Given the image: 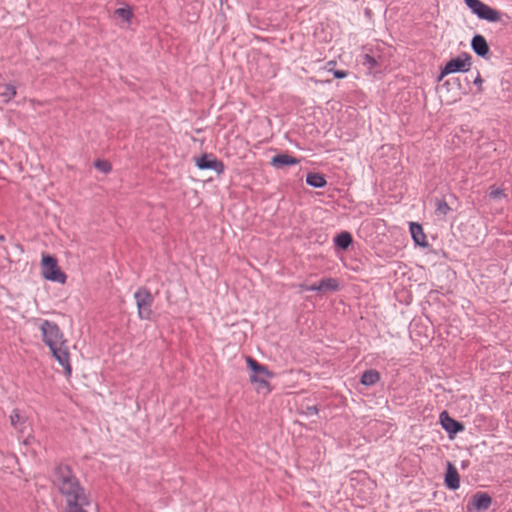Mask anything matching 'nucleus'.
Wrapping results in <instances>:
<instances>
[{"mask_svg": "<svg viewBox=\"0 0 512 512\" xmlns=\"http://www.w3.org/2000/svg\"><path fill=\"white\" fill-rule=\"evenodd\" d=\"M16 95V87L13 84L0 85V96L4 102H9Z\"/></svg>", "mask_w": 512, "mask_h": 512, "instance_id": "412c9836", "label": "nucleus"}, {"mask_svg": "<svg viewBox=\"0 0 512 512\" xmlns=\"http://www.w3.org/2000/svg\"><path fill=\"white\" fill-rule=\"evenodd\" d=\"M474 84L478 86V91L481 92L482 91V83H483V80L481 78V75L479 72H477V76L476 78L474 79Z\"/></svg>", "mask_w": 512, "mask_h": 512, "instance_id": "c85d7f7f", "label": "nucleus"}, {"mask_svg": "<svg viewBox=\"0 0 512 512\" xmlns=\"http://www.w3.org/2000/svg\"><path fill=\"white\" fill-rule=\"evenodd\" d=\"M5 240V236L4 235H0V241H4Z\"/></svg>", "mask_w": 512, "mask_h": 512, "instance_id": "72a5a7b5", "label": "nucleus"}, {"mask_svg": "<svg viewBox=\"0 0 512 512\" xmlns=\"http://www.w3.org/2000/svg\"><path fill=\"white\" fill-rule=\"evenodd\" d=\"M489 196L491 199H500L505 197L504 191L500 188H494L490 191Z\"/></svg>", "mask_w": 512, "mask_h": 512, "instance_id": "bb28decb", "label": "nucleus"}, {"mask_svg": "<svg viewBox=\"0 0 512 512\" xmlns=\"http://www.w3.org/2000/svg\"><path fill=\"white\" fill-rule=\"evenodd\" d=\"M471 56L468 53H462L461 55L449 60L444 68L441 70L439 80L444 76L456 73V72H468L471 68Z\"/></svg>", "mask_w": 512, "mask_h": 512, "instance_id": "0eeeda50", "label": "nucleus"}, {"mask_svg": "<svg viewBox=\"0 0 512 512\" xmlns=\"http://www.w3.org/2000/svg\"><path fill=\"white\" fill-rule=\"evenodd\" d=\"M335 64H336V63H335L334 61H329V62L327 63V65H328V66L335 65Z\"/></svg>", "mask_w": 512, "mask_h": 512, "instance_id": "473e14b6", "label": "nucleus"}, {"mask_svg": "<svg viewBox=\"0 0 512 512\" xmlns=\"http://www.w3.org/2000/svg\"><path fill=\"white\" fill-rule=\"evenodd\" d=\"M439 421L442 428L449 434V437L452 438L459 432H462L465 427L463 423L453 419L450 417L447 411H442L439 416Z\"/></svg>", "mask_w": 512, "mask_h": 512, "instance_id": "9d476101", "label": "nucleus"}, {"mask_svg": "<svg viewBox=\"0 0 512 512\" xmlns=\"http://www.w3.org/2000/svg\"><path fill=\"white\" fill-rule=\"evenodd\" d=\"M96 169L103 173H109L112 170L111 164L106 160H96L94 163Z\"/></svg>", "mask_w": 512, "mask_h": 512, "instance_id": "b1692460", "label": "nucleus"}, {"mask_svg": "<svg viewBox=\"0 0 512 512\" xmlns=\"http://www.w3.org/2000/svg\"><path fill=\"white\" fill-rule=\"evenodd\" d=\"M65 512H88L86 507H78L76 509L66 510Z\"/></svg>", "mask_w": 512, "mask_h": 512, "instance_id": "7c9ffc66", "label": "nucleus"}, {"mask_svg": "<svg viewBox=\"0 0 512 512\" xmlns=\"http://www.w3.org/2000/svg\"><path fill=\"white\" fill-rule=\"evenodd\" d=\"M53 357L58 361V363L63 367L65 375L71 376L72 374V367L70 364V355L68 351V347L65 344L59 345V347H49Z\"/></svg>", "mask_w": 512, "mask_h": 512, "instance_id": "1a4fd4ad", "label": "nucleus"}, {"mask_svg": "<svg viewBox=\"0 0 512 512\" xmlns=\"http://www.w3.org/2000/svg\"><path fill=\"white\" fill-rule=\"evenodd\" d=\"M319 292L337 291L339 282L335 278H323L318 282Z\"/></svg>", "mask_w": 512, "mask_h": 512, "instance_id": "6ab92c4d", "label": "nucleus"}, {"mask_svg": "<svg viewBox=\"0 0 512 512\" xmlns=\"http://www.w3.org/2000/svg\"><path fill=\"white\" fill-rule=\"evenodd\" d=\"M444 483L451 490H456L460 486V476L456 467L451 462H447Z\"/></svg>", "mask_w": 512, "mask_h": 512, "instance_id": "ddd939ff", "label": "nucleus"}, {"mask_svg": "<svg viewBox=\"0 0 512 512\" xmlns=\"http://www.w3.org/2000/svg\"><path fill=\"white\" fill-rule=\"evenodd\" d=\"M134 299L136 302L138 317L141 320H151L152 317V305L154 303V296L146 287H140L134 293Z\"/></svg>", "mask_w": 512, "mask_h": 512, "instance_id": "423d86ee", "label": "nucleus"}, {"mask_svg": "<svg viewBox=\"0 0 512 512\" xmlns=\"http://www.w3.org/2000/svg\"><path fill=\"white\" fill-rule=\"evenodd\" d=\"M492 502L491 496L486 492H477L473 495L471 505L477 511H486Z\"/></svg>", "mask_w": 512, "mask_h": 512, "instance_id": "2eb2a0df", "label": "nucleus"}, {"mask_svg": "<svg viewBox=\"0 0 512 512\" xmlns=\"http://www.w3.org/2000/svg\"><path fill=\"white\" fill-rule=\"evenodd\" d=\"M41 273L44 279L64 284L67 276L58 266L57 259L51 255H43Z\"/></svg>", "mask_w": 512, "mask_h": 512, "instance_id": "20e7f679", "label": "nucleus"}, {"mask_svg": "<svg viewBox=\"0 0 512 512\" xmlns=\"http://www.w3.org/2000/svg\"><path fill=\"white\" fill-rule=\"evenodd\" d=\"M299 287L302 291H306V288L309 287V285L301 284Z\"/></svg>", "mask_w": 512, "mask_h": 512, "instance_id": "2f4dec72", "label": "nucleus"}, {"mask_svg": "<svg viewBox=\"0 0 512 512\" xmlns=\"http://www.w3.org/2000/svg\"><path fill=\"white\" fill-rule=\"evenodd\" d=\"M361 63L368 70H373L378 66V61H377L376 57L369 53H365L362 55Z\"/></svg>", "mask_w": 512, "mask_h": 512, "instance_id": "4be33fe9", "label": "nucleus"}, {"mask_svg": "<svg viewBox=\"0 0 512 512\" xmlns=\"http://www.w3.org/2000/svg\"><path fill=\"white\" fill-rule=\"evenodd\" d=\"M300 160L286 153H281L273 156L270 161V165L275 169H284L288 166L297 165Z\"/></svg>", "mask_w": 512, "mask_h": 512, "instance_id": "f8f14e48", "label": "nucleus"}, {"mask_svg": "<svg viewBox=\"0 0 512 512\" xmlns=\"http://www.w3.org/2000/svg\"><path fill=\"white\" fill-rule=\"evenodd\" d=\"M196 166L200 170H213L217 174H222L225 169L224 163L212 154H203L196 160Z\"/></svg>", "mask_w": 512, "mask_h": 512, "instance_id": "6e6552de", "label": "nucleus"}, {"mask_svg": "<svg viewBox=\"0 0 512 512\" xmlns=\"http://www.w3.org/2000/svg\"><path fill=\"white\" fill-rule=\"evenodd\" d=\"M380 380V373L375 369H369L361 375L360 383L364 386H373Z\"/></svg>", "mask_w": 512, "mask_h": 512, "instance_id": "f3484780", "label": "nucleus"}, {"mask_svg": "<svg viewBox=\"0 0 512 512\" xmlns=\"http://www.w3.org/2000/svg\"><path fill=\"white\" fill-rule=\"evenodd\" d=\"M115 14L122 18L123 20L125 21H130L131 18H132V12L130 9H126V8H118L115 10Z\"/></svg>", "mask_w": 512, "mask_h": 512, "instance_id": "393cba45", "label": "nucleus"}, {"mask_svg": "<svg viewBox=\"0 0 512 512\" xmlns=\"http://www.w3.org/2000/svg\"><path fill=\"white\" fill-rule=\"evenodd\" d=\"M39 328L42 333V340L48 347H59V345L66 343L62 331L55 322L43 320Z\"/></svg>", "mask_w": 512, "mask_h": 512, "instance_id": "39448f33", "label": "nucleus"}, {"mask_svg": "<svg viewBox=\"0 0 512 512\" xmlns=\"http://www.w3.org/2000/svg\"><path fill=\"white\" fill-rule=\"evenodd\" d=\"M435 206V212L437 215L446 216L450 211V207L444 199H436Z\"/></svg>", "mask_w": 512, "mask_h": 512, "instance_id": "5701e85b", "label": "nucleus"}, {"mask_svg": "<svg viewBox=\"0 0 512 512\" xmlns=\"http://www.w3.org/2000/svg\"><path fill=\"white\" fill-rule=\"evenodd\" d=\"M25 421V417L20 413L18 409H14L12 411L10 415V423L15 429L23 431L25 428Z\"/></svg>", "mask_w": 512, "mask_h": 512, "instance_id": "aec40b11", "label": "nucleus"}, {"mask_svg": "<svg viewBox=\"0 0 512 512\" xmlns=\"http://www.w3.org/2000/svg\"><path fill=\"white\" fill-rule=\"evenodd\" d=\"M53 484L64 498L65 511L90 506V493L69 465L59 464L54 468Z\"/></svg>", "mask_w": 512, "mask_h": 512, "instance_id": "f257e3e1", "label": "nucleus"}, {"mask_svg": "<svg viewBox=\"0 0 512 512\" xmlns=\"http://www.w3.org/2000/svg\"><path fill=\"white\" fill-rule=\"evenodd\" d=\"M464 2L471 12L479 19L486 20L491 23L501 21L502 13L485 4L481 0H464Z\"/></svg>", "mask_w": 512, "mask_h": 512, "instance_id": "7ed1b4c3", "label": "nucleus"}, {"mask_svg": "<svg viewBox=\"0 0 512 512\" xmlns=\"http://www.w3.org/2000/svg\"><path fill=\"white\" fill-rule=\"evenodd\" d=\"M247 367L251 370L250 381L257 385L256 389L258 392L265 390L270 392V383L268 379L274 377V373L271 372L267 366L259 363L254 358L248 356L246 358Z\"/></svg>", "mask_w": 512, "mask_h": 512, "instance_id": "f03ea898", "label": "nucleus"}, {"mask_svg": "<svg viewBox=\"0 0 512 512\" xmlns=\"http://www.w3.org/2000/svg\"><path fill=\"white\" fill-rule=\"evenodd\" d=\"M329 71H331L333 76L337 79H344L348 75V72L345 70H332V68H329Z\"/></svg>", "mask_w": 512, "mask_h": 512, "instance_id": "cd10ccee", "label": "nucleus"}, {"mask_svg": "<svg viewBox=\"0 0 512 512\" xmlns=\"http://www.w3.org/2000/svg\"><path fill=\"white\" fill-rule=\"evenodd\" d=\"M319 412L318 407L316 405H307L303 408L302 414L305 416L317 415Z\"/></svg>", "mask_w": 512, "mask_h": 512, "instance_id": "a878e982", "label": "nucleus"}, {"mask_svg": "<svg viewBox=\"0 0 512 512\" xmlns=\"http://www.w3.org/2000/svg\"><path fill=\"white\" fill-rule=\"evenodd\" d=\"M409 230L414 243L420 247H428L426 235L423 231L422 226L417 222L409 223Z\"/></svg>", "mask_w": 512, "mask_h": 512, "instance_id": "4468645a", "label": "nucleus"}, {"mask_svg": "<svg viewBox=\"0 0 512 512\" xmlns=\"http://www.w3.org/2000/svg\"><path fill=\"white\" fill-rule=\"evenodd\" d=\"M306 291H318L319 292V288H318V283H314L312 285H309V287L306 288Z\"/></svg>", "mask_w": 512, "mask_h": 512, "instance_id": "c756f323", "label": "nucleus"}, {"mask_svg": "<svg viewBox=\"0 0 512 512\" xmlns=\"http://www.w3.org/2000/svg\"><path fill=\"white\" fill-rule=\"evenodd\" d=\"M352 243H353L352 235L347 231H343V232L339 233L334 238L335 246L341 250H348V248L352 245Z\"/></svg>", "mask_w": 512, "mask_h": 512, "instance_id": "dca6fc26", "label": "nucleus"}, {"mask_svg": "<svg viewBox=\"0 0 512 512\" xmlns=\"http://www.w3.org/2000/svg\"><path fill=\"white\" fill-rule=\"evenodd\" d=\"M306 183L314 188H323L326 186L327 181L324 175L320 173H308L306 176Z\"/></svg>", "mask_w": 512, "mask_h": 512, "instance_id": "a211bd4d", "label": "nucleus"}, {"mask_svg": "<svg viewBox=\"0 0 512 512\" xmlns=\"http://www.w3.org/2000/svg\"><path fill=\"white\" fill-rule=\"evenodd\" d=\"M471 48L473 52L484 59H488L490 55L489 45L483 35L475 34L471 39Z\"/></svg>", "mask_w": 512, "mask_h": 512, "instance_id": "9b49d317", "label": "nucleus"}]
</instances>
